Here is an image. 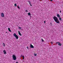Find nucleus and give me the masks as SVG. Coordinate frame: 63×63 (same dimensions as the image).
I'll use <instances>...</instances> for the list:
<instances>
[{"label": "nucleus", "mask_w": 63, "mask_h": 63, "mask_svg": "<svg viewBox=\"0 0 63 63\" xmlns=\"http://www.w3.org/2000/svg\"><path fill=\"white\" fill-rule=\"evenodd\" d=\"M22 57H23V60L24 59V56H22Z\"/></svg>", "instance_id": "15"}, {"label": "nucleus", "mask_w": 63, "mask_h": 63, "mask_svg": "<svg viewBox=\"0 0 63 63\" xmlns=\"http://www.w3.org/2000/svg\"><path fill=\"white\" fill-rule=\"evenodd\" d=\"M29 3H30V1H29Z\"/></svg>", "instance_id": "25"}, {"label": "nucleus", "mask_w": 63, "mask_h": 63, "mask_svg": "<svg viewBox=\"0 0 63 63\" xmlns=\"http://www.w3.org/2000/svg\"><path fill=\"white\" fill-rule=\"evenodd\" d=\"M41 40H42V42H44L45 41H44V40H43V39L42 38V39H41Z\"/></svg>", "instance_id": "16"}, {"label": "nucleus", "mask_w": 63, "mask_h": 63, "mask_svg": "<svg viewBox=\"0 0 63 63\" xmlns=\"http://www.w3.org/2000/svg\"><path fill=\"white\" fill-rule=\"evenodd\" d=\"M2 45H3V47H5V43H3Z\"/></svg>", "instance_id": "9"}, {"label": "nucleus", "mask_w": 63, "mask_h": 63, "mask_svg": "<svg viewBox=\"0 0 63 63\" xmlns=\"http://www.w3.org/2000/svg\"><path fill=\"white\" fill-rule=\"evenodd\" d=\"M8 30L9 31V32H11V30L10 29V28H8Z\"/></svg>", "instance_id": "10"}, {"label": "nucleus", "mask_w": 63, "mask_h": 63, "mask_svg": "<svg viewBox=\"0 0 63 63\" xmlns=\"http://www.w3.org/2000/svg\"><path fill=\"white\" fill-rule=\"evenodd\" d=\"M29 3V4H30V5H31V3Z\"/></svg>", "instance_id": "30"}, {"label": "nucleus", "mask_w": 63, "mask_h": 63, "mask_svg": "<svg viewBox=\"0 0 63 63\" xmlns=\"http://www.w3.org/2000/svg\"><path fill=\"white\" fill-rule=\"evenodd\" d=\"M26 12H28V11L27 10H26Z\"/></svg>", "instance_id": "22"}, {"label": "nucleus", "mask_w": 63, "mask_h": 63, "mask_svg": "<svg viewBox=\"0 0 63 63\" xmlns=\"http://www.w3.org/2000/svg\"><path fill=\"white\" fill-rule=\"evenodd\" d=\"M50 1H51V2H52V0H50Z\"/></svg>", "instance_id": "26"}, {"label": "nucleus", "mask_w": 63, "mask_h": 63, "mask_svg": "<svg viewBox=\"0 0 63 63\" xmlns=\"http://www.w3.org/2000/svg\"><path fill=\"white\" fill-rule=\"evenodd\" d=\"M30 47L32 48H34V46L31 44H30Z\"/></svg>", "instance_id": "7"}, {"label": "nucleus", "mask_w": 63, "mask_h": 63, "mask_svg": "<svg viewBox=\"0 0 63 63\" xmlns=\"http://www.w3.org/2000/svg\"><path fill=\"white\" fill-rule=\"evenodd\" d=\"M37 54H34V55H35V56H37Z\"/></svg>", "instance_id": "17"}, {"label": "nucleus", "mask_w": 63, "mask_h": 63, "mask_svg": "<svg viewBox=\"0 0 63 63\" xmlns=\"http://www.w3.org/2000/svg\"><path fill=\"white\" fill-rule=\"evenodd\" d=\"M14 6H15V7H16V6H17V5L15 3L14 4Z\"/></svg>", "instance_id": "14"}, {"label": "nucleus", "mask_w": 63, "mask_h": 63, "mask_svg": "<svg viewBox=\"0 0 63 63\" xmlns=\"http://www.w3.org/2000/svg\"><path fill=\"white\" fill-rule=\"evenodd\" d=\"M53 19L55 22L57 23H60V22H59V21L58 20V19L55 16H54L53 17Z\"/></svg>", "instance_id": "1"}, {"label": "nucleus", "mask_w": 63, "mask_h": 63, "mask_svg": "<svg viewBox=\"0 0 63 63\" xmlns=\"http://www.w3.org/2000/svg\"><path fill=\"white\" fill-rule=\"evenodd\" d=\"M57 16L58 17H60V15H59V14H58L57 15Z\"/></svg>", "instance_id": "11"}, {"label": "nucleus", "mask_w": 63, "mask_h": 63, "mask_svg": "<svg viewBox=\"0 0 63 63\" xmlns=\"http://www.w3.org/2000/svg\"><path fill=\"white\" fill-rule=\"evenodd\" d=\"M18 32L20 36H22V34H21V33L20 32H19V31H18Z\"/></svg>", "instance_id": "8"}, {"label": "nucleus", "mask_w": 63, "mask_h": 63, "mask_svg": "<svg viewBox=\"0 0 63 63\" xmlns=\"http://www.w3.org/2000/svg\"><path fill=\"white\" fill-rule=\"evenodd\" d=\"M1 16L2 17H4V14L3 13H1Z\"/></svg>", "instance_id": "5"}, {"label": "nucleus", "mask_w": 63, "mask_h": 63, "mask_svg": "<svg viewBox=\"0 0 63 63\" xmlns=\"http://www.w3.org/2000/svg\"><path fill=\"white\" fill-rule=\"evenodd\" d=\"M27 49H29V47H28L27 46Z\"/></svg>", "instance_id": "18"}, {"label": "nucleus", "mask_w": 63, "mask_h": 63, "mask_svg": "<svg viewBox=\"0 0 63 63\" xmlns=\"http://www.w3.org/2000/svg\"><path fill=\"white\" fill-rule=\"evenodd\" d=\"M12 57L13 58V59L14 60H16V55H13Z\"/></svg>", "instance_id": "2"}, {"label": "nucleus", "mask_w": 63, "mask_h": 63, "mask_svg": "<svg viewBox=\"0 0 63 63\" xmlns=\"http://www.w3.org/2000/svg\"><path fill=\"white\" fill-rule=\"evenodd\" d=\"M59 20H61V18H59Z\"/></svg>", "instance_id": "19"}, {"label": "nucleus", "mask_w": 63, "mask_h": 63, "mask_svg": "<svg viewBox=\"0 0 63 63\" xmlns=\"http://www.w3.org/2000/svg\"><path fill=\"white\" fill-rule=\"evenodd\" d=\"M28 15L29 16H30L31 15V14H30V13L29 12V13H28Z\"/></svg>", "instance_id": "13"}, {"label": "nucleus", "mask_w": 63, "mask_h": 63, "mask_svg": "<svg viewBox=\"0 0 63 63\" xmlns=\"http://www.w3.org/2000/svg\"><path fill=\"white\" fill-rule=\"evenodd\" d=\"M60 13H61V11H60Z\"/></svg>", "instance_id": "27"}, {"label": "nucleus", "mask_w": 63, "mask_h": 63, "mask_svg": "<svg viewBox=\"0 0 63 63\" xmlns=\"http://www.w3.org/2000/svg\"><path fill=\"white\" fill-rule=\"evenodd\" d=\"M21 56H22V55H21Z\"/></svg>", "instance_id": "28"}, {"label": "nucleus", "mask_w": 63, "mask_h": 63, "mask_svg": "<svg viewBox=\"0 0 63 63\" xmlns=\"http://www.w3.org/2000/svg\"><path fill=\"white\" fill-rule=\"evenodd\" d=\"M18 29H20H20H21V28L19 26L18 27Z\"/></svg>", "instance_id": "12"}, {"label": "nucleus", "mask_w": 63, "mask_h": 63, "mask_svg": "<svg viewBox=\"0 0 63 63\" xmlns=\"http://www.w3.org/2000/svg\"><path fill=\"white\" fill-rule=\"evenodd\" d=\"M51 44H53V43L52 42H51Z\"/></svg>", "instance_id": "21"}, {"label": "nucleus", "mask_w": 63, "mask_h": 63, "mask_svg": "<svg viewBox=\"0 0 63 63\" xmlns=\"http://www.w3.org/2000/svg\"><path fill=\"white\" fill-rule=\"evenodd\" d=\"M56 44H58V45L59 46H62V45L61 43H60L59 42H57L56 43Z\"/></svg>", "instance_id": "4"}, {"label": "nucleus", "mask_w": 63, "mask_h": 63, "mask_svg": "<svg viewBox=\"0 0 63 63\" xmlns=\"http://www.w3.org/2000/svg\"><path fill=\"white\" fill-rule=\"evenodd\" d=\"M3 54H7V52L6 51V50H3Z\"/></svg>", "instance_id": "6"}, {"label": "nucleus", "mask_w": 63, "mask_h": 63, "mask_svg": "<svg viewBox=\"0 0 63 63\" xmlns=\"http://www.w3.org/2000/svg\"><path fill=\"white\" fill-rule=\"evenodd\" d=\"M17 7H18V9H20V8H19V6H17Z\"/></svg>", "instance_id": "20"}, {"label": "nucleus", "mask_w": 63, "mask_h": 63, "mask_svg": "<svg viewBox=\"0 0 63 63\" xmlns=\"http://www.w3.org/2000/svg\"><path fill=\"white\" fill-rule=\"evenodd\" d=\"M31 6H32V5L31 4H30Z\"/></svg>", "instance_id": "29"}, {"label": "nucleus", "mask_w": 63, "mask_h": 63, "mask_svg": "<svg viewBox=\"0 0 63 63\" xmlns=\"http://www.w3.org/2000/svg\"><path fill=\"white\" fill-rule=\"evenodd\" d=\"M44 23L45 24L46 23V21H44Z\"/></svg>", "instance_id": "23"}, {"label": "nucleus", "mask_w": 63, "mask_h": 63, "mask_svg": "<svg viewBox=\"0 0 63 63\" xmlns=\"http://www.w3.org/2000/svg\"><path fill=\"white\" fill-rule=\"evenodd\" d=\"M13 35L14 36V37H15V38H16V39H17V40L18 39V36H17V35H16V33H14L13 34Z\"/></svg>", "instance_id": "3"}, {"label": "nucleus", "mask_w": 63, "mask_h": 63, "mask_svg": "<svg viewBox=\"0 0 63 63\" xmlns=\"http://www.w3.org/2000/svg\"><path fill=\"white\" fill-rule=\"evenodd\" d=\"M16 63H18V62H16Z\"/></svg>", "instance_id": "24"}]
</instances>
